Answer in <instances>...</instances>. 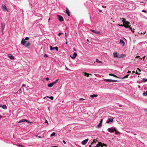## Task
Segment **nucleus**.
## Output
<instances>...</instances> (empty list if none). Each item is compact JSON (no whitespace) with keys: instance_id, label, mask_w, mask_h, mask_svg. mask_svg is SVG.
<instances>
[{"instance_id":"nucleus-42","label":"nucleus","mask_w":147,"mask_h":147,"mask_svg":"<svg viewBox=\"0 0 147 147\" xmlns=\"http://www.w3.org/2000/svg\"><path fill=\"white\" fill-rule=\"evenodd\" d=\"M85 99H84L83 98H80V99H79V100H84Z\"/></svg>"},{"instance_id":"nucleus-13","label":"nucleus","mask_w":147,"mask_h":147,"mask_svg":"<svg viewBox=\"0 0 147 147\" xmlns=\"http://www.w3.org/2000/svg\"><path fill=\"white\" fill-rule=\"evenodd\" d=\"M66 13L69 16H70V12L67 7L66 8Z\"/></svg>"},{"instance_id":"nucleus-59","label":"nucleus","mask_w":147,"mask_h":147,"mask_svg":"<svg viewBox=\"0 0 147 147\" xmlns=\"http://www.w3.org/2000/svg\"><path fill=\"white\" fill-rule=\"evenodd\" d=\"M132 72V73H135V71H133Z\"/></svg>"},{"instance_id":"nucleus-14","label":"nucleus","mask_w":147,"mask_h":147,"mask_svg":"<svg viewBox=\"0 0 147 147\" xmlns=\"http://www.w3.org/2000/svg\"><path fill=\"white\" fill-rule=\"evenodd\" d=\"M8 57L11 60H13L14 59V57L11 54H9Z\"/></svg>"},{"instance_id":"nucleus-7","label":"nucleus","mask_w":147,"mask_h":147,"mask_svg":"<svg viewBox=\"0 0 147 147\" xmlns=\"http://www.w3.org/2000/svg\"><path fill=\"white\" fill-rule=\"evenodd\" d=\"M105 81H107L108 82H117V81L116 80H113L111 79H105Z\"/></svg>"},{"instance_id":"nucleus-55","label":"nucleus","mask_w":147,"mask_h":147,"mask_svg":"<svg viewBox=\"0 0 147 147\" xmlns=\"http://www.w3.org/2000/svg\"><path fill=\"white\" fill-rule=\"evenodd\" d=\"M145 56H144L143 57V60H144V59H145Z\"/></svg>"},{"instance_id":"nucleus-63","label":"nucleus","mask_w":147,"mask_h":147,"mask_svg":"<svg viewBox=\"0 0 147 147\" xmlns=\"http://www.w3.org/2000/svg\"><path fill=\"white\" fill-rule=\"evenodd\" d=\"M2 107V106L1 105H0V107Z\"/></svg>"},{"instance_id":"nucleus-43","label":"nucleus","mask_w":147,"mask_h":147,"mask_svg":"<svg viewBox=\"0 0 147 147\" xmlns=\"http://www.w3.org/2000/svg\"><path fill=\"white\" fill-rule=\"evenodd\" d=\"M36 137H37L38 138H41V136H36Z\"/></svg>"},{"instance_id":"nucleus-37","label":"nucleus","mask_w":147,"mask_h":147,"mask_svg":"<svg viewBox=\"0 0 147 147\" xmlns=\"http://www.w3.org/2000/svg\"><path fill=\"white\" fill-rule=\"evenodd\" d=\"M44 57H48V55L47 54H45L44 55Z\"/></svg>"},{"instance_id":"nucleus-36","label":"nucleus","mask_w":147,"mask_h":147,"mask_svg":"<svg viewBox=\"0 0 147 147\" xmlns=\"http://www.w3.org/2000/svg\"><path fill=\"white\" fill-rule=\"evenodd\" d=\"M136 74H137L138 75H140V73H138L137 71H136Z\"/></svg>"},{"instance_id":"nucleus-30","label":"nucleus","mask_w":147,"mask_h":147,"mask_svg":"<svg viewBox=\"0 0 147 147\" xmlns=\"http://www.w3.org/2000/svg\"><path fill=\"white\" fill-rule=\"evenodd\" d=\"M48 98H50L51 100H53V96H51L50 97H49V96H47V97Z\"/></svg>"},{"instance_id":"nucleus-56","label":"nucleus","mask_w":147,"mask_h":147,"mask_svg":"<svg viewBox=\"0 0 147 147\" xmlns=\"http://www.w3.org/2000/svg\"><path fill=\"white\" fill-rule=\"evenodd\" d=\"M139 57H140V56H136V58H139Z\"/></svg>"},{"instance_id":"nucleus-19","label":"nucleus","mask_w":147,"mask_h":147,"mask_svg":"<svg viewBox=\"0 0 147 147\" xmlns=\"http://www.w3.org/2000/svg\"><path fill=\"white\" fill-rule=\"evenodd\" d=\"M98 143L99 144H97L96 146L94 147H99L100 145H101L102 144V143L101 142H99Z\"/></svg>"},{"instance_id":"nucleus-4","label":"nucleus","mask_w":147,"mask_h":147,"mask_svg":"<svg viewBox=\"0 0 147 147\" xmlns=\"http://www.w3.org/2000/svg\"><path fill=\"white\" fill-rule=\"evenodd\" d=\"M114 118H113L112 117H110V118H109L107 121V123H109L111 122H113Z\"/></svg>"},{"instance_id":"nucleus-47","label":"nucleus","mask_w":147,"mask_h":147,"mask_svg":"<svg viewBox=\"0 0 147 147\" xmlns=\"http://www.w3.org/2000/svg\"><path fill=\"white\" fill-rule=\"evenodd\" d=\"M63 142L65 144L66 143V142H65V141L63 140Z\"/></svg>"},{"instance_id":"nucleus-54","label":"nucleus","mask_w":147,"mask_h":147,"mask_svg":"<svg viewBox=\"0 0 147 147\" xmlns=\"http://www.w3.org/2000/svg\"><path fill=\"white\" fill-rule=\"evenodd\" d=\"M103 146H107V145L106 144H104V145H103Z\"/></svg>"},{"instance_id":"nucleus-48","label":"nucleus","mask_w":147,"mask_h":147,"mask_svg":"<svg viewBox=\"0 0 147 147\" xmlns=\"http://www.w3.org/2000/svg\"><path fill=\"white\" fill-rule=\"evenodd\" d=\"M52 147H58V146H52Z\"/></svg>"},{"instance_id":"nucleus-1","label":"nucleus","mask_w":147,"mask_h":147,"mask_svg":"<svg viewBox=\"0 0 147 147\" xmlns=\"http://www.w3.org/2000/svg\"><path fill=\"white\" fill-rule=\"evenodd\" d=\"M21 43L22 45H24L26 47H28L30 45V43L29 41H28L24 40V38L22 39L21 41Z\"/></svg>"},{"instance_id":"nucleus-8","label":"nucleus","mask_w":147,"mask_h":147,"mask_svg":"<svg viewBox=\"0 0 147 147\" xmlns=\"http://www.w3.org/2000/svg\"><path fill=\"white\" fill-rule=\"evenodd\" d=\"M77 56V54L76 53H74L72 56L70 55V57L73 59H75Z\"/></svg>"},{"instance_id":"nucleus-32","label":"nucleus","mask_w":147,"mask_h":147,"mask_svg":"<svg viewBox=\"0 0 147 147\" xmlns=\"http://www.w3.org/2000/svg\"><path fill=\"white\" fill-rule=\"evenodd\" d=\"M129 76V74H127L126 76H125L124 77H123V78H127Z\"/></svg>"},{"instance_id":"nucleus-34","label":"nucleus","mask_w":147,"mask_h":147,"mask_svg":"<svg viewBox=\"0 0 147 147\" xmlns=\"http://www.w3.org/2000/svg\"><path fill=\"white\" fill-rule=\"evenodd\" d=\"M125 21H126V20H125V19H123V20L122 21V22H123L124 23L125 22Z\"/></svg>"},{"instance_id":"nucleus-16","label":"nucleus","mask_w":147,"mask_h":147,"mask_svg":"<svg viewBox=\"0 0 147 147\" xmlns=\"http://www.w3.org/2000/svg\"><path fill=\"white\" fill-rule=\"evenodd\" d=\"M119 42L121 44H122V46H124V45L125 44V42L122 40L120 39Z\"/></svg>"},{"instance_id":"nucleus-28","label":"nucleus","mask_w":147,"mask_h":147,"mask_svg":"<svg viewBox=\"0 0 147 147\" xmlns=\"http://www.w3.org/2000/svg\"><path fill=\"white\" fill-rule=\"evenodd\" d=\"M124 24L126 25H128L129 24V22H128L127 21H125V22Z\"/></svg>"},{"instance_id":"nucleus-49","label":"nucleus","mask_w":147,"mask_h":147,"mask_svg":"<svg viewBox=\"0 0 147 147\" xmlns=\"http://www.w3.org/2000/svg\"><path fill=\"white\" fill-rule=\"evenodd\" d=\"M142 11L143 12H146V11H145V10H142Z\"/></svg>"},{"instance_id":"nucleus-38","label":"nucleus","mask_w":147,"mask_h":147,"mask_svg":"<svg viewBox=\"0 0 147 147\" xmlns=\"http://www.w3.org/2000/svg\"><path fill=\"white\" fill-rule=\"evenodd\" d=\"M128 28H129L130 29V30H131L132 29V28L131 27V26H128Z\"/></svg>"},{"instance_id":"nucleus-33","label":"nucleus","mask_w":147,"mask_h":147,"mask_svg":"<svg viewBox=\"0 0 147 147\" xmlns=\"http://www.w3.org/2000/svg\"><path fill=\"white\" fill-rule=\"evenodd\" d=\"M128 26H129V25H123V26H124V27H125L126 28H128Z\"/></svg>"},{"instance_id":"nucleus-45","label":"nucleus","mask_w":147,"mask_h":147,"mask_svg":"<svg viewBox=\"0 0 147 147\" xmlns=\"http://www.w3.org/2000/svg\"><path fill=\"white\" fill-rule=\"evenodd\" d=\"M131 73V71H129L128 72H127V73L128 74H129V73Z\"/></svg>"},{"instance_id":"nucleus-62","label":"nucleus","mask_w":147,"mask_h":147,"mask_svg":"<svg viewBox=\"0 0 147 147\" xmlns=\"http://www.w3.org/2000/svg\"><path fill=\"white\" fill-rule=\"evenodd\" d=\"M25 86V85H24V84H23L22 86Z\"/></svg>"},{"instance_id":"nucleus-50","label":"nucleus","mask_w":147,"mask_h":147,"mask_svg":"<svg viewBox=\"0 0 147 147\" xmlns=\"http://www.w3.org/2000/svg\"><path fill=\"white\" fill-rule=\"evenodd\" d=\"M18 145H19V146H22V145H20V144H18Z\"/></svg>"},{"instance_id":"nucleus-23","label":"nucleus","mask_w":147,"mask_h":147,"mask_svg":"<svg viewBox=\"0 0 147 147\" xmlns=\"http://www.w3.org/2000/svg\"><path fill=\"white\" fill-rule=\"evenodd\" d=\"M116 135H118V134H119V132L115 128V130L114 131Z\"/></svg>"},{"instance_id":"nucleus-41","label":"nucleus","mask_w":147,"mask_h":147,"mask_svg":"<svg viewBox=\"0 0 147 147\" xmlns=\"http://www.w3.org/2000/svg\"><path fill=\"white\" fill-rule=\"evenodd\" d=\"M45 123H47V124H48V121H47V120H45Z\"/></svg>"},{"instance_id":"nucleus-51","label":"nucleus","mask_w":147,"mask_h":147,"mask_svg":"<svg viewBox=\"0 0 147 147\" xmlns=\"http://www.w3.org/2000/svg\"><path fill=\"white\" fill-rule=\"evenodd\" d=\"M65 40H66V43H65V44H67V38H65Z\"/></svg>"},{"instance_id":"nucleus-15","label":"nucleus","mask_w":147,"mask_h":147,"mask_svg":"<svg viewBox=\"0 0 147 147\" xmlns=\"http://www.w3.org/2000/svg\"><path fill=\"white\" fill-rule=\"evenodd\" d=\"M83 74L84 75V76H86L87 77H88L89 75H91V74H89L86 72H83Z\"/></svg>"},{"instance_id":"nucleus-40","label":"nucleus","mask_w":147,"mask_h":147,"mask_svg":"<svg viewBox=\"0 0 147 147\" xmlns=\"http://www.w3.org/2000/svg\"><path fill=\"white\" fill-rule=\"evenodd\" d=\"M63 34V33H60H60H59L58 34V35H59V36H60L61 35V34Z\"/></svg>"},{"instance_id":"nucleus-24","label":"nucleus","mask_w":147,"mask_h":147,"mask_svg":"<svg viewBox=\"0 0 147 147\" xmlns=\"http://www.w3.org/2000/svg\"><path fill=\"white\" fill-rule=\"evenodd\" d=\"M96 61L97 63H102V62L100 61H99L98 59H96Z\"/></svg>"},{"instance_id":"nucleus-10","label":"nucleus","mask_w":147,"mask_h":147,"mask_svg":"<svg viewBox=\"0 0 147 147\" xmlns=\"http://www.w3.org/2000/svg\"><path fill=\"white\" fill-rule=\"evenodd\" d=\"M2 9L4 11H7V9L5 5H3L2 6Z\"/></svg>"},{"instance_id":"nucleus-46","label":"nucleus","mask_w":147,"mask_h":147,"mask_svg":"<svg viewBox=\"0 0 147 147\" xmlns=\"http://www.w3.org/2000/svg\"><path fill=\"white\" fill-rule=\"evenodd\" d=\"M46 80H49V78H46Z\"/></svg>"},{"instance_id":"nucleus-17","label":"nucleus","mask_w":147,"mask_h":147,"mask_svg":"<svg viewBox=\"0 0 147 147\" xmlns=\"http://www.w3.org/2000/svg\"><path fill=\"white\" fill-rule=\"evenodd\" d=\"M54 85V83L52 82L48 84V86L49 87H51Z\"/></svg>"},{"instance_id":"nucleus-6","label":"nucleus","mask_w":147,"mask_h":147,"mask_svg":"<svg viewBox=\"0 0 147 147\" xmlns=\"http://www.w3.org/2000/svg\"><path fill=\"white\" fill-rule=\"evenodd\" d=\"M115 130V128H110L108 129V131L111 133L113 132Z\"/></svg>"},{"instance_id":"nucleus-11","label":"nucleus","mask_w":147,"mask_h":147,"mask_svg":"<svg viewBox=\"0 0 147 147\" xmlns=\"http://www.w3.org/2000/svg\"><path fill=\"white\" fill-rule=\"evenodd\" d=\"M26 122L28 123H29V121H28V120H27L26 119H23L21 121H19L18 122V123H22V122Z\"/></svg>"},{"instance_id":"nucleus-12","label":"nucleus","mask_w":147,"mask_h":147,"mask_svg":"<svg viewBox=\"0 0 147 147\" xmlns=\"http://www.w3.org/2000/svg\"><path fill=\"white\" fill-rule=\"evenodd\" d=\"M91 31L92 32H93L94 33H95L97 34H100L101 33L100 32L98 31H96L94 30H91Z\"/></svg>"},{"instance_id":"nucleus-9","label":"nucleus","mask_w":147,"mask_h":147,"mask_svg":"<svg viewBox=\"0 0 147 147\" xmlns=\"http://www.w3.org/2000/svg\"><path fill=\"white\" fill-rule=\"evenodd\" d=\"M88 141V139H86L84 140L82 142V145H85L86 144Z\"/></svg>"},{"instance_id":"nucleus-22","label":"nucleus","mask_w":147,"mask_h":147,"mask_svg":"<svg viewBox=\"0 0 147 147\" xmlns=\"http://www.w3.org/2000/svg\"><path fill=\"white\" fill-rule=\"evenodd\" d=\"M55 134H56V133L55 132H53L51 134V137H53L54 136H55Z\"/></svg>"},{"instance_id":"nucleus-52","label":"nucleus","mask_w":147,"mask_h":147,"mask_svg":"<svg viewBox=\"0 0 147 147\" xmlns=\"http://www.w3.org/2000/svg\"><path fill=\"white\" fill-rule=\"evenodd\" d=\"M65 36L67 37V34L65 32Z\"/></svg>"},{"instance_id":"nucleus-5","label":"nucleus","mask_w":147,"mask_h":147,"mask_svg":"<svg viewBox=\"0 0 147 147\" xmlns=\"http://www.w3.org/2000/svg\"><path fill=\"white\" fill-rule=\"evenodd\" d=\"M49 47H50V49L51 50H53L54 49H55L57 51H58V48L57 47H55L53 48L52 46H50Z\"/></svg>"},{"instance_id":"nucleus-61","label":"nucleus","mask_w":147,"mask_h":147,"mask_svg":"<svg viewBox=\"0 0 147 147\" xmlns=\"http://www.w3.org/2000/svg\"><path fill=\"white\" fill-rule=\"evenodd\" d=\"M95 140H94V141H93V143H96V142H95Z\"/></svg>"},{"instance_id":"nucleus-31","label":"nucleus","mask_w":147,"mask_h":147,"mask_svg":"<svg viewBox=\"0 0 147 147\" xmlns=\"http://www.w3.org/2000/svg\"><path fill=\"white\" fill-rule=\"evenodd\" d=\"M29 38L28 37H26L25 39H24V40L26 41V40H28Z\"/></svg>"},{"instance_id":"nucleus-3","label":"nucleus","mask_w":147,"mask_h":147,"mask_svg":"<svg viewBox=\"0 0 147 147\" xmlns=\"http://www.w3.org/2000/svg\"><path fill=\"white\" fill-rule=\"evenodd\" d=\"M57 17H58V19L59 21L60 22H63V21L64 20L62 16L59 15H58L57 16Z\"/></svg>"},{"instance_id":"nucleus-58","label":"nucleus","mask_w":147,"mask_h":147,"mask_svg":"<svg viewBox=\"0 0 147 147\" xmlns=\"http://www.w3.org/2000/svg\"><path fill=\"white\" fill-rule=\"evenodd\" d=\"M2 118V117L0 115V119Z\"/></svg>"},{"instance_id":"nucleus-35","label":"nucleus","mask_w":147,"mask_h":147,"mask_svg":"<svg viewBox=\"0 0 147 147\" xmlns=\"http://www.w3.org/2000/svg\"><path fill=\"white\" fill-rule=\"evenodd\" d=\"M58 81V80H55L54 82H53V83H54V84L56 83Z\"/></svg>"},{"instance_id":"nucleus-29","label":"nucleus","mask_w":147,"mask_h":147,"mask_svg":"<svg viewBox=\"0 0 147 147\" xmlns=\"http://www.w3.org/2000/svg\"><path fill=\"white\" fill-rule=\"evenodd\" d=\"M143 95L144 96H146L147 95V91H146L145 92H144L143 94Z\"/></svg>"},{"instance_id":"nucleus-57","label":"nucleus","mask_w":147,"mask_h":147,"mask_svg":"<svg viewBox=\"0 0 147 147\" xmlns=\"http://www.w3.org/2000/svg\"><path fill=\"white\" fill-rule=\"evenodd\" d=\"M50 18H49V19H48V22H49V21H50Z\"/></svg>"},{"instance_id":"nucleus-60","label":"nucleus","mask_w":147,"mask_h":147,"mask_svg":"<svg viewBox=\"0 0 147 147\" xmlns=\"http://www.w3.org/2000/svg\"><path fill=\"white\" fill-rule=\"evenodd\" d=\"M99 11L100 12H101L102 11L101 10H99Z\"/></svg>"},{"instance_id":"nucleus-53","label":"nucleus","mask_w":147,"mask_h":147,"mask_svg":"<svg viewBox=\"0 0 147 147\" xmlns=\"http://www.w3.org/2000/svg\"><path fill=\"white\" fill-rule=\"evenodd\" d=\"M118 25L119 26H123V25H119V24Z\"/></svg>"},{"instance_id":"nucleus-44","label":"nucleus","mask_w":147,"mask_h":147,"mask_svg":"<svg viewBox=\"0 0 147 147\" xmlns=\"http://www.w3.org/2000/svg\"><path fill=\"white\" fill-rule=\"evenodd\" d=\"M137 69L138 70H139V71H141V70L138 68H137Z\"/></svg>"},{"instance_id":"nucleus-20","label":"nucleus","mask_w":147,"mask_h":147,"mask_svg":"<svg viewBox=\"0 0 147 147\" xmlns=\"http://www.w3.org/2000/svg\"><path fill=\"white\" fill-rule=\"evenodd\" d=\"M98 96L97 94H93L90 96V97L92 98H93L94 97H96Z\"/></svg>"},{"instance_id":"nucleus-27","label":"nucleus","mask_w":147,"mask_h":147,"mask_svg":"<svg viewBox=\"0 0 147 147\" xmlns=\"http://www.w3.org/2000/svg\"><path fill=\"white\" fill-rule=\"evenodd\" d=\"M2 108L3 109H6L7 108L6 106V105H3V106H2Z\"/></svg>"},{"instance_id":"nucleus-26","label":"nucleus","mask_w":147,"mask_h":147,"mask_svg":"<svg viewBox=\"0 0 147 147\" xmlns=\"http://www.w3.org/2000/svg\"><path fill=\"white\" fill-rule=\"evenodd\" d=\"M113 56L115 57H118L117 56V53L116 52H114L113 53Z\"/></svg>"},{"instance_id":"nucleus-18","label":"nucleus","mask_w":147,"mask_h":147,"mask_svg":"<svg viewBox=\"0 0 147 147\" xmlns=\"http://www.w3.org/2000/svg\"><path fill=\"white\" fill-rule=\"evenodd\" d=\"M102 121H103V119H102L100 120L99 124L98 125V127H100L102 126Z\"/></svg>"},{"instance_id":"nucleus-39","label":"nucleus","mask_w":147,"mask_h":147,"mask_svg":"<svg viewBox=\"0 0 147 147\" xmlns=\"http://www.w3.org/2000/svg\"><path fill=\"white\" fill-rule=\"evenodd\" d=\"M65 69L67 70H70L66 66L65 67Z\"/></svg>"},{"instance_id":"nucleus-64","label":"nucleus","mask_w":147,"mask_h":147,"mask_svg":"<svg viewBox=\"0 0 147 147\" xmlns=\"http://www.w3.org/2000/svg\"><path fill=\"white\" fill-rule=\"evenodd\" d=\"M89 147H91V145H90L89 146Z\"/></svg>"},{"instance_id":"nucleus-2","label":"nucleus","mask_w":147,"mask_h":147,"mask_svg":"<svg viewBox=\"0 0 147 147\" xmlns=\"http://www.w3.org/2000/svg\"><path fill=\"white\" fill-rule=\"evenodd\" d=\"M5 24L4 23H1V28L2 29L1 32L2 33L3 32V30L5 27Z\"/></svg>"},{"instance_id":"nucleus-25","label":"nucleus","mask_w":147,"mask_h":147,"mask_svg":"<svg viewBox=\"0 0 147 147\" xmlns=\"http://www.w3.org/2000/svg\"><path fill=\"white\" fill-rule=\"evenodd\" d=\"M109 75L111 76H113V77H115L116 78H118L117 76H116L114 74H109Z\"/></svg>"},{"instance_id":"nucleus-21","label":"nucleus","mask_w":147,"mask_h":147,"mask_svg":"<svg viewBox=\"0 0 147 147\" xmlns=\"http://www.w3.org/2000/svg\"><path fill=\"white\" fill-rule=\"evenodd\" d=\"M142 81L143 82H146L147 81V79L146 78H144L142 80Z\"/></svg>"}]
</instances>
